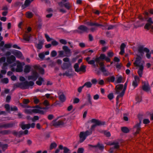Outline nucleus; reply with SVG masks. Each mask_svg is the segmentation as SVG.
Listing matches in <instances>:
<instances>
[{
    "label": "nucleus",
    "instance_id": "f257e3e1",
    "mask_svg": "<svg viewBox=\"0 0 153 153\" xmlns=\"http://www.w3.org/2000/svg\"><path fill=\"white\" fill-rule=\"evenodd\" d=\"M144 64V62L142 60L141 57L140 56L137 55V57L135 59V61L134 63V64L135 67H138L139 68L137 71V73L140 77H142Z\"/></svg>",
    "mask_w": 153,
    "mask_h": 153
},
{
    "label": "nucleus",
    "instance_id": "f03ea898",
    "mask_svg": "<svg viewBox=\"0 0 153 153\" xmlns=\"http://www.w3.org/2000/svg\"><path fill=\"white\" fill-rule=\"evenodd\" d=\"M34 85L33 81H27L23 82L17 83L13 84V88L15 89L17 88H19L22 89H28L30 87H32Z\"/></svg>",
    "mask_w": 153,
    "mask_h": 153
},
{
    "label": "nucleus",
    "instance_id": "7ed1b4c3",
    "mask_svg": "<svg viewBox=\"0 0 153 153\" xmlns=\"http://www.w3.org/2000/svg\"><path fill=\"white\" fill-rule=\"evenodd\" d=\"M62 49L63 51H58L59 55L60 57H69L71 55V50L68 46H63Z\"/></svg>",
    "mask_w": 153,
    "mask_h": 153
},
{
    "label": "nucleus",
    "instance_id": "20e7f679",
    "mask_svg": "<svg viewBox=\"0 0 153 153\" xmlns=\"http://www.w3.org/2000/svg\"><path fill=\"white\" fill-rule=\"evenodd\" d=\"M106 56L104 54H101L99 57H96L94 60H90L91 57H88L85 59L88 62V64L90 65H93L95 62H99L100 61V59H105Z\"/></svg>",
    "mask_w": 153,
    "mask_h": 153
},
{
    "label": "nucleus",
    "instance_id": "39448f33",
    "mask_svg": "<svg viewBox=\"0 0 153 153\" xmlns=\"http://www.w3.org/2000/svg\"><path fill=\"white\" fill-rule=\"evenodd\" d=\"M92 133V131L91 130H87L85 132H81L79 135V142L80 143L83 142L86 139L87 137L91 134Z\"/></svg>",
    "mask_w": 153,
    "mask_h": 153
},
{
    "label": "nucleus",
    "instance_id": "423d86ee",
    "mask_svg": "<svg viewBox=\"0 0 153 153\" xmlns=\"http://www.w3.org/2000/svg\"><path fill=\"white\" fill-rule=\"evenodd\" d=\"M91 122L93 123H94L95 124L91 126L90 130L92 131V130L94 129L96 126H101L105 124V122L103 121H101L99 120H97L95 119H92L91 121Z\"/></svg>",
    "mask_w": 153,
    "mask_h": 153
},
{
    "label": "nucleus",
    "instance_id": "0eeeda50",
    "mask_svg": "<svg viewBox=\"0 0 153 153\" xmlns=\"http://www.w3.org/2000/svg\"><path fill=\"white\" fill-rule=\"evenodd\" d=\"M78 30H76L74 31V33H82L84 32H88L89 29L86 26L81 25L79 26L78 28Z\"/></svg>",
    "mask_w": 153,
    "mask_h": 153
},
{
    "label": "nucleus",
    "instance_id": "6e6552de",
    "mask_svg": "<svg viewBox=\"0 0 153 153\" xmlns=\"http://www.w3.org/2000/svg\"><path fill=\"white\" fill-rule=\"evenodd\" d=\"M38 77V74L36 71H32V75L28 76L27 79L28 80H32L33 81L36 80Z\"/></svg>",
    "mask_w": 153,
    "mask_h": 153
},
{
    "label": "nucleus",
    "instance_id": "1a4fd4ad",
    "mask_svg": "<svg viewBox=\"0 0 153 153\" xmlns=\"http://www.w3.org/2000/svg\"><path fill=\"white\" fill-rule=\"evenodd\" d=\"M140 77L137 75L134 76V80L133 81L132 85L134 87L136 88L140 82Z\"/></svg>",
    "mask_w": 153,
    "mask_h": 153
},
{
    "label": "nucleus",
    "instance_id": "9d476101",
    "mask_svg": "<svg viewBox=\"0 0 153 153\" xmlns=\"http://www.w3.org/2000/svg\"><path fill=\"white\" fill-rule=\"evenodd\" d=\"M138 51L141 55L143 54V52H149V50L146 48H144L143 45H140L138 47Z\"/></svg>",
    "mask_w": 153,
    "mask_h": 153
},
{
    "label": "nucleus",
    "instance_id": "9b49d317",
    "mask_svg": "<svg viewBox=\"0 0 153 153\" xmlns=\"http://www.w3.org/2000/svg\"><path fill=\"white\" fill-rule=\"evenodd\" d=\"M31 35L27 32H26L23 36V39H21V40L23 42H24V40L27 42H29L30 41Z\"/></svg>",
    "mask_w": 153,
    "mask_h": 153
},
{
    "label": "nucleus",
    "instance_id": "f8f14e48",
    "mask_svg": "<svg viewBox=\"0 0 153 153\" xmlns=\"http://www.w3.org/2000/svg\"><path fill=\"white\" fill-rule=\"evenodd\" d=\"M14 125V124L13 123H3L0 124V128H7L13 127Z\"/></svg>",
    "mask_w": 153,
    "mask_h": 153
},
{
    "label": "nucleus",
    "instance_id": "ddd939ff",
    "mask_svg": "<svg viewBox=\"0 0 153 153\" xmlns=\"http://www.w3.org/2000/svg\"><path fill=\"white\" fill-rule=\"evenodd\" d=\"M58 4L60 7H62L64 6L65 8L68 10H70L72 6L71 4L68 2L63 4L62 2H60L58 3Z\"/></svg>",
    "mask_w": 153,
    "mask_h": 153
},
{
    "label": "nucleus",
    "instance_id": "4468645a",
    "mask_svg": "<svg viewBox=\"0 0 153 153\" xmlns=\"http://www.w3.org/2000/svg\"><path fill=\"white\" fill-rule=\"evenodd\" d=\"M64 121V120H61L57 121H53V125L55 126H63L65 124Z\"/></svg>",
    "mask_w": 153,
    "mask_h": 153
},
{
    "label": "nucleus",
    "instance_id": "2eb2a0df",
    "mask_svg": "<svg viewBox=\"0 0 153 153\" xmlns=\"http://www.w3.org/2000/svg\"><path fill=\"white\" fill-rule=\"evenodd\" d=\"M123 84H119L115 87L116 94L119 95L123 90Z\"/></svg>",
    "mask_w": 153,
    "mask_h": 153
},
{
    "label": "nucleus",
    "instance_id": "dca6fc26",
    "mask_svg": "<svg viewBox=\"0 0 153 153\" xmlns=\"http://www.w3.org/2000/svg\"><path fill=\"white\" fill-rule=\"evenodd\" d=\"M148 23L146 24L144 26L145 29L149 30L152 27V25L153 24V22L152 21V18H149L147 20Z\"/></svg>",
    "mask_w": 153,
    "mask_h": 153
},
{
    "label": "nucleus",
    "instance_id": "f3484780",
    "mask_svg": "<svg viewBox=\"0 0 153 153\" xmlns=\"http://www.w3.org/2000/svg\"><path fill=\"white\" fill-rule=\"evenodd\" d=\"M143 85L142 86L143 90L146 91H148L150 89V87L148 82H143Z\"/></svg>",
    "mask_w": 153,
    "mask_h": 153
},
{
    "label": "nucleus",
    "instance_id": "a211bd4d",
    "mask_svg": "<svg viewBox=\"0 0 153 153\" xmlns=\"http://www.w3.org/2000/svg\"><path fill=\"white\" fill-rule=\"evenodd\" d=\"M59 98L60 101L62 102H64L66 100V97L62 92H60L58 93Z\"/></svg>",
    "mask_w": 153,
    "mask_h": 153
},
{
    "label": "nucleus",
    "instance_id": "6ab92c4d",
    "mask_svg": "<svg viewBox=\"0 0 153 153\" xmlns=\"http://www.w3.org/2000/svg\"><path fill=\"white\" fill-rule=\"evenodd\" d=\"M110 145H114V148H112L110 149V153H113L112 150L113 148L115 149H117L119 148V147H120L119 143L118 142H113V143H111L110 144Z\"/></svg>",
    "mask_w": 153,
    "mask_h": 153
},
{
    "label": "nucleus",
    "instance_id": "aec40b11",
    "mask_svg": "<svg viewBox=\"0 0 153 153\" xmlns=\"http://www.w3.org/2000/svg\"><path fill=\"white\" fill-rule=\"evenodd\" d=\"M141 121L140 120L139 123L137 124L135 126L134 128L136 129V131L135 133L134 134L136 135L138 134L140 130L141 127H140Z\"/></svg>",
    "mask_w": 153,
    "mask_h": 153
},
{
    "label": "nucleus",
    "instance_id": "412c9836",
    "mask_svg": "<svg viewBox=\"0 0 153 153\" xmlns=\"http://www.w3.org/2000/svg\"><path fill=\"white\" fill-rule=\"evenodd\" d=\"M16 60V58L13 55H11L7 58V61L9 64L13 62Z\"/></svg>",
    "mask_w": 153,
    "mask_h": 153
},
{
    "label": "nucleus",
    "instance_id": "4be33fe9",
    "mask_svg": "<svg viewBox=\"0 0 153 153\" xmlns=\"http://www.w3.org/2000/svg\"><path fill=\"white\" fill-rule=\"evenodd\" d=\"M22 128V129H25V128L29 129L30 127V124H25V123L23 122H21L20 125Z\"/></svg>",
    "mask_w": 153,
    "mask_h": 153
},
{
    "label": "nucleus",
    "instance_id": "5701e85b",
    "mask_svg": "<svg viewBox=\"0 0 153 153\" xmlns=\"http://www.w3.org/2000/svg\"><path fill=\"white\" fill-rule=\"evenodd\" d=\"M43 44V42L41 40H39L38 44L35 43V46L38 49H41L42 48Z\"/></svg>",
    "mask_w": 153,
    "mask_h": 153
},
{
    "label": "nucleus",
    "instance_id": "b1692460",
    "mask_svg": "<svg viewBox=\"0 0 153 153\" xmlns=\"http://www.w3.org/2000/svg\"><path fill=\"white\" fill-rule=\"evenodd\" d=\"M16 71L17 72H21L22 71V67L20 62L18 63Z\"/></svg>",
    "mask_w": 153,
    "mask_h": 153
},
{
    "label": "nucleus",
    "instance_id": "393cba45",
    "mask_svg": "<svg viewBox=\"0 0 153 153\" xmlns=\"http://www.w3.org/2000/svg\"><path fill=\"white\" fill-rule=\"evenodd\" d=\"M33 112L36 113H39L44 114L45 113L43 111L41 110L39 108H35L32 110Z\"/></svg>",
    "mask_w": 153,
    "mask_h": 153
},
{
    "label": "nucleus",
    "instance_id": "a878e982",
    "mask_svg": "<svg viewBox=\"0 0 153 153\" xmlns=\"http://www.w3.org/2000/svg\"><path fill=\"white\" fill-rule=\"evenodd\" d=\"M34 68L35 69L39 70V72L42 74H44V70L42 68L37 65H34Z\"/></svg>",
    "mask_w": 153,
    "mask_h": 153
},
{
    "label": "nucleus",
    "instance_id": "bb28decb",
    "mask_svg": "<svg viewBox=\"0 0 153 153\" xmlns=\"http://www.w3.org/2000/svg\"><path fill=\"white\" fill-rule=\"evenodd\" d=\"M123 96H121V95H118L116 97V108L117 109L119 110V106L121 105L120 103L118 105L119 102V98L120 97H122Z\"/></svg>",
    "mask_w": 153,
    "mask_h": 153
},
{
    "label": "nucleus",
    "instance_id": "cd10ccee",
    "mask_svg": "<svg viewBox=\"0 0 153 153\" xmlns=\"http://www.w3.org/2000/svg\"><path fill=\"white\" fill-rule=\"evenodd\" d=\"M99 64L100 66V70L101 71H102V68H105L104 67V62H96V64H95L94 63L93 64L94 66L96 67H98V65Z\"/></svg>",
    "mask_w": 153,
    "mask_h": 153
},
{
    "label": "nucleus",
    "instance_id": "c85d7f7f",
    "mask_svg": "<svg viewBox=\"0 0 153 153\" xmlns=\"http://www.w3.org/2000/svg\"><path fill=\"white\" fill-rule=\"evenodd\" d=\"M31 69V66L29 65H26L24 69V72L25 73H28Z\"/></svg>",
    "mask_w": 153,
    "mask_h": 153
},
{
    "label": "nucleus",
    "instance_id": "c756f323",
    "mask_svg": "<svg viewBox=\"0 0 153 153\" xmlns=\"http://www.w3.org/2000/svg\"><path fill=\"white\" fill-rule=\"evenodd\" d=\"M89 25L91 26H102V27H106V25H102L101 24H98V23H97L96 22H90L89 24Z\"/></svg>",
    "mask_w": 153,
    "mask_h": 153
},
{
    "label": "nucleus",
    "instance_id": "7c9ffc66",
    "mask_svg": "<svg viewBox=\"0 0 153 153\" xmlns=\"http://www.w3.org/2000/svg\"><path fill=\"white\" fill-rule=\"evenodd\" d=\"M33 14L30 11H27L26 12L25 16L27 18L30 19L32 18L33 16Z\"/></svg>",
    "mask_w": 153,
    "mask_h": 153
},
{
    "label": "nucleus",
    "instance_id": "2f4dec72",
    "mask_svg": "<svg viewBox=\"0 0 153 153\" xmlns=\"http://www.w3.org/2000/svg\"><path fill=\"white\" fill-rule=\"evenodd\" d=\"M11 131L9 130H4L0 131V134L2 135H4L10 134Z\"/></svg>",
    "mask_w": 153,
    "mask_h": 153
},
{
    "label": "nucleus",
    "instance_id": "473e14b6",
    "mask_svg": "<svg viewBox=\"0 0 153 153\" xmlns=\"http://www.w3.org/2000/svg\"><path fill=\"white\" fill-rule=\"evenodd\" d=\"M127 85V81L125 83L123 88L122 91L121 92V93L119 94V95H121V96H123V95L124 94V93H125L126 90V89Z\"/></svg>",
    "mask_w": 153,
    "mask_h": 153
},
{
    "label": "nucleus",
    "instance_id": "72a5a7b5",
    "mask_svg": "<svg viewBox=\"0 0 153 153\" xmlns=\"http://www.w3.org/2000/svg\"><path fill=\"white\" fill-rule=\"evenodd\" d=\"M102 72L104 75L108 76L110 74V73L108 71H107L105 68H102Z\"/></svg>",
    "mask_w": 153,
    "mask_h": 153
},
{
    "label": "nucleus",
    "instance_id": "f704fd0d",
    "mask_svg": "<svg viewBox=\"0 0 153 153\" xmlns=\"http://www.w3.org/2000/svg\"><path fill=\"white\" fill-rule=\"evenodd\" d=\"M43 81V78L41 77H40L38 78V80L36 82V83L37 85H42V82Z\"/></svg>",
    "mask_w": 153,
    "mask_h": 153
},
{
    "label": "nucleus",
    "instance_id": "c9c22d12",
    "mask_svg": "<svg viewBox=\"0 0 153 153\" xmlns=\"http://www.w3.org/2000/svg\"><path fill=\"white\" fill-rule=\"evenodd\" d=\"M14 55L16 56V57L18 58L21 57L22 56V53L19 51H17L15 52Z\"/></svg>",
    "mask_w": 153,
    "mask_h": 153
},
{
    "label": "nucleus",
    "instance_id": "e433bc0d",
    "mask_svg": "<svg viewBox=\"0 0 153 153\" xmlns=\"http://www.w3.org/2000/svg\"><path fill=\"white\" fill-rule=\"evenodd\" d=\"M92 83L90 82H86L85 83L83 86L84 87L86 86L87 88H90L91 87Z\"/></svg>",
    "mask_w": 153,
    "mask_h": 153
},
{
    "label": "nucleus",
    "instance_id": "4c0bfd02",
    "mask_svg": "<svg viewBox=\"0 0 153 153\" xmlns=\"http://www.w3.org/2000/svg\"><path fill=\"white\" fill-rule=\"evenodd\" d=\"M121 130L123 132L125 133H128L129 131L128 128L126 127H121Z\"/></svg>",
    "mask_w": 153,
    "mask_h": 153
},
{
    "label": "nucleus",
    "instance_id": "58836bf2",
    "mask_svg": "<svg viewBox=\"0 0 153 153\" xmlns=\"http://www.w3.org/2000/svg\"><path fill=\"white\" fill-rule=\"evenodd\" d=\"M115 78L114 76H112L107 78V80L109 82H114L115 80Z\"/></svg>",
    "mask_w": 153,
    "mask_h": 153
},
{
    "label": "nucleus",
    "instance_id": "ea45409f",
    "mask_svg": "<svg viewBox=\"0 0 153 153\" xmlns=\"http://www.w3.org/2000/svg\"><path fill=\"white\" fill-rule=\"evenodd\" d=\"M57 146V144L55 143H51L50 146V150H52L54 148H56Z\"/></svg>",
    "mask_w": 153,
    "mask_h": 153
},
{
    "label": "nucleus",
    "instance_id": "a19ab883",
    "mask_svg": "<svg viewBox=\"0 0 153 153\" xmlns=\"http://www.w3.org/2000/svg\"><path fill=\"white\" fill-rule=\"evenodd\" d=\"M86 66L84 65H82L79 68V71H82L84 72L86 71Z\"/></svg>",
    "mask_w": 153,
    "mask_h": 153
},
{
    "label": "nucleus",
    "instance_id": "79ce46f5",
    "mask_svg": "<svg viewBox=\"0 0 153 153\" xmlns=\"http://www.w3.org/2000/svg\"><path fill=\"white\" fill-rule=\"evenodd\" d=\"M87 96L88 99V101L89 104L91 105H92V102L91 101V97L90 94H87Z\"/></svg>",
    "mask_w": 153,
    "mask_h": 153
},
{
    "label": "nucleus",
    "instance_id": "37998d69",
    "mask_svg": "<svg viewBox=\"0 0 153 153\" xmlns=\"http://www.w3.org/2000/svg\"><path fill=\"white\" fill-rule=\"evenodd\" d=\"M79 64L77 63H76L74 66V68L75 71L77 72H79Z\"/></svg>",
    "mask_w": 153,
    "mask_h": 153
},
{
    "label": "nucleus",
    "instance_id": "c03bdc74",
    "mask_svg": "<svg viewBox=\"0 0 153 153\" xmlns=\"http://www.w3.org/2000/svg\"><path fill=\"white\" fill-rule=\"evenodd\" d=\"M8 145L7 144H2L1 143V148H2L3 151H4L7 148Z\"/></svg>",
    "mask_w": 153,
    "mask_h": 153
},
{
    "label": "nucleus",
    "instance_id": "a18cd8bd",
    "mask_svg": "<svg viewBox=\"0 0 153 153\" xmlns=\"http://www.w3.org/2000/svg\"><path fill=\"white\" fill-rule=\"evenodd\" d=\"M25 112L27 114H31L33 113L32 110L25 109Z\"/></svg>",
    "mask_w": 153,
    "mask_h": 153
},
{
    "label": "nucleus",
    "instance_id": "49530a36",
    "mask_svg": "<svg viewBox=\"0 0 153 153\" xmlns=\"http://www.w3.org/2000/svg\"><path fill=\"white\" fill-rule=\"evenodd\" d=\"M95 148L98 147L100 149H104L103 146L100 144V143H98L97 145L95 146Z\"/></svg>",
    "mask_w": 153,
    "mask_h": 153
},
{
    "label": "nucleus",
    "instance_id": "de8ad7c7",
    "mask_svg": "<svg viewBox=\"0 0 153 153\" xmlns=\"http://www.w3.org/2000/svg\"><path fill=\"white\" fill-rule=\"evenodd\" d=\"M69 67V65L67 63H64L63 64L62 68L64 69L68 68Z\"/></svg>",
    "mask_w": 153,
    "mask_h": 153
},
{
    "label": "nucleus",
    "instance_id": "09e8293b",
    "mask_svg": "<svg viewBox=\"0 0 153 153\" xmlns=\"http://www.w3.org/2000/svg\"><path fill=\"white\" fill-rule=\"evenodd\" d=\"M1 82L7 84L9 82L8 79L7 78H4L1 80Z\"/></svg>",
    "mask_w": 153,
    "mask_h": 153
},
{
    "label": "nucleus",
    "instance_id": "8fccbe9b",
    "mask_svg": "<svg viewBox=\"0 0 153 153\" xmlns=\"http://www.w3.org/2000/svg\"><path fill=\"white\" fill-rule=\"evenodd\" d=\"M123 78L122 76H120L118 77L116 81L117 83H119L122 82Z\"/></svg>",
    "mask_w": 153,
    "mask_h": 153
},
{
    "label": "nucleus",
    "instance_id": "3c124183",
    "mask_svg": "<svg viewBox=\"0 0 153 153\" xmlns=\"http://www.w3.org/2000/svg\"><path fill=\"white\" fill-rule=\"evenodd\" d=\"M57 54V53L54 50L51 53V56L52 57H55L56 56Z\"/></svg>",
    "mask_w": 153,
    "mask_h": 153
},
{
    "label": "nucleus",
    "instance_id": "603ef678",
    "mask_svg": "<svg viewBox=\"0 0 153 153\" xmlns=\"http://www.w3.org/2000/svg\"><path fill=\"white\" fill-rule=\"evenodd\" d=\"M38 56L39 58L42 60H43L45 57V55L43 52L39 53Z\"/></svg>",
    "mask_w": 153,
    "mask_h": 153
},
{
    "label": "nucleus",
    "instance_id": "864d4df0",
    "mask_svg": "<svg viewBox=\"0 0 153 153\" xmlns=\"http://www.w3.org/2000/svg\"><path fill=\"white\" fill-rule=\"evenodd\" d=\"M63 76H72V74L70 73L69 71H66L64 73L62 74Z\"/></svg>",
    "mask_w": 153,
    "mask_h": 153
},
{
    "label": "nucleus",
    "instance_id": "5fc2aeb1",
    "mask_svg": "<svg viewBox=\"0 0 153 153\" xmlns=\"http://www.w3.org/2000/svg\"><path fill=\"white\" fill-rule=\"evenodd\" d=\"M33 102L35 104H37L39 102V99H37L36 97H34L33 98Z\"/></svg>",
    "mask_w": 153,
    "mask_h": 153
},
{
    "label": "nucleus",
    "instance_id": "6e6d98bb",
    "mask_svg": "<svg viewBox=\"0 0 153 153\" xmlns=\"http://www.w3.org/2000/svg\"><path fill=\"white\" fill-rule=\"evenodd\" d=\"M30 3L31 1L29 0H26L25 2L24 5L25 7H27Z\"/></svg>",
    "mask_w": 153,
    "mask_h": 153
},
{
    "label": "nucleus",
    "instance_id": "4d7b16f0",
    "mask_svg": "<svg viewBox=\"0 0 153 153\" xmlns=\"http://www.w3.org/2000/svg\"><path fill=\"white\" fill-rule=\"evenodd\" d=\"M63 153H68L70 151L69 149L66 147H64L63 148Z\"/></svg>",
    "mask_w": 153,
    "mask_h": 153
},
{
    "label": "nucleus",
    "instance_id": "13d9d810",
    "mask_svg": "<svg viewBox=\"0 0 153 153\" xmlns=\"http://www.w3.org/2000/svg\"><path fill=\"white\" fill-rule=\"evenodd\" d=\"M108 98L111 100L112 99L114 98V96L113 93H110L107 96Z\"/></svg>",
    "mask_w": 153,
    "mask_h": 153
},
{
    "label": "nucleus",
    "instance_id": "bf43d9fd",
    "mask_svg": "<svg viewBox=\"0 0 153 153\" xmlns=\"http://www.w3.org/2000/svg\"><path fill=\"white\" fill-rule=\"evenodd\" d=\"M11 99V97L10 95H8L7 96L6 99V102H9Z\"/></svg>",
    "mask_w": 153,
    "mask_h": 153
},
{
    "label": "nucleus",
    "instance_id": "052dcab7",
    "mask_svg": "<svg viewBox=\"0 0 153 153\" xmlns=\"http://www.w3.org/2000/svg\"><path fill=\"white\" fill-rule=\"evenodd\" d=\"M79 100L78 98H76L73 100V103L74 104L77 103L79 102Z\"/></svg>",
    "mask_w": 153,
    "mask_h": 153
},
{
    "label": "nucleus",
    "instance_id": "680f3d73",
    "mask_svg": "<svg viewBox=\"0 0 153 153\" xmlns=\"http://www.w3.org/2000/svg\"><path fill=\"white\" fill-rule=\"evenodd\" d=\"M45 36L47 41L49 42L52 40V39L47 34H45Z\"/></svg>",
    "mask_w": 153,
    "mask_h": 153
},
{
    "label": "nucleus",
    "instance_id": "e2e57ef3",
    "mask_svg": "<svg viewBox=\"0 0 153 153\" xmlns=\"http://www.w3.org/2000/svg\"><path fill=\"white\" fill-rule=\"evenodd\" d=\"M84 149L83 148H79L77 150V153H83Z\"/></svg>",
    "mask_w": 153,
    "mask_h": 153
},
{
    "label": "nucleus",
    "instance_id": "0e129e2a",
    "mask_svg": "<svg viewBox=\"0 0 153 153\" xmlns=\"http://www.w3.org/2000/svg\"><path fill=\"white\" fill-rule=\"evenodd\" d=\"M4 108L7 111H9L10 109V106L8 104H6L4 105Z\"/></svg>",
    "mask_w": 153,
    "mask_h": 153
},
{
    "label": "nucleus",
    "instance_id": "69168bd1",
    "mask_svg": "<svg viewBox=\"0 0 153 153\" xmlns=\"http://www.w3.org/2000/svg\"><path fill=\"white\" fill-rule=\"evenodd\" d=\"M44 105L45 106H48L49 105V102L47 100H45L43 102Z\"/></svg>",
    "mask_w": 153,
    "mask_h": 153
},
{
    "label": "nucleus",
    "instance_id": "338daca9",
    "mask_svg": "<svg viewBox=\"0 0 153 153\" xmlns=\"http://www.w3.org/2000/svg\"><path fill=\"white\" fill-rule=\"evenodd\" d=\"M58 42L56 40H53L51 42V44L53 46H56L58 44Z\"/></svg>",
    "mask_w": 153,
    "mask_h": 153
},
{
    "label": "nucleus",
    "instance_id": "774afa93",
    "mask_svg": "<svg viewBox=\"0 0 153 153\" xmlns=\"http://www.w3.org/2000/svg\"><path fill=\"white\" fill-rule=\"evenodd\" d=\"M60 42L64 45H65L67 44V42L66 40L64 39H61L59 40Z\"/></svg>",
    "mask_w": 153,
    "mask_h": 153
}]
</instances>
